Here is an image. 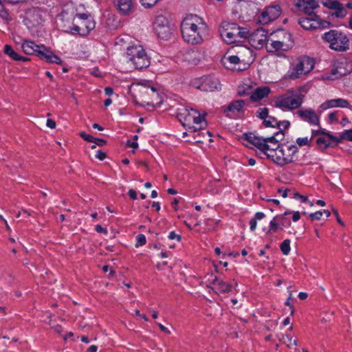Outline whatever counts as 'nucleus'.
Returning a JSON list of instances; mask_svg holds the SVG:
<instances>
[{
  "label": "nucleus",
  "mask_w": 352,
  "mask_h": 352,
  "mask_svg": "<svg viewBox=\"0 0 352 352\" xmlns=\"http://www.w3.org/2000/svg\"><path fill=\"white\" fill-rule=\"evenodd\" d=\"M207 25L196 14L187 15L181 23L182 38L188 43L198 45L203 42Z\"/></svg>",
  "instance_id": "1"
},
{
  "label": "nucleus",
  "mask_w": 352,
  "mask_h": 352,
  "mask_svg": "<svg viewBox=\"0 0 352 352\" xmlns=\"http://www.w3.org/2000/svg\"><path fill=\"white\" fill-rule=\"evenodd\" d=\"M22 50L26 54H35L41 60H45L48 63H56L62 65L63 62L59 56L54 54L49 48L44 45H36L33 41H25L22 45Z\"/></svg>",
  "instance_id": "2"
},
{
  "label": "nucleus",
  "mask_w": 352,
  "mask_h": 352,
  "mask_svg": "<svg viewBox=\"0 0 352 352\" xmlns=\"http://www.w3.org/2000/svg\"><path fill=\"white\" fill-rule=\"evenodd\" d=\"M220 34L227 43L231 44L245 41L249 35V31L236 23L223 22L220 28Z\"/></svg>",
  "instance_id": "3"
},
{
  "label": "nucleus",
  "mask_w": 352,
  "mask_h": 352,
  "mask_svg": "<svg viewBox=\"0 0 352 352\" xmlns=\"http://www.w3.org/2000/svg\"><path fill=\"white\" fill-rule=\"evenodd\" d=\"M135 91V98L142 104L151 107L160 106L162 102L159 92L153 86L142 85L137 87Z\"/></svg>",
  "instance_id": "4"
},
{
  "label": "nucleus",
  "mask_w": 352,
  "mask_h": 352,
  "mask_svg": "<svg viewBox=\"0 0 352 352\" xmlns=\"http://www.w3.org/2000/svg\"><path fill=\"white\" fill-rule=\"evenodd\" d=\"M126 50V57L135 69H142L150 65V58L141 45L129 46Z\"/></svg>",
  "instance_id": "5"
},
{
  "label": "nucleus",
  "mask_w": 352,
  "mask_h": 352,
  "mask_svg": "<svg viewBox=\"0 0 352 352\" xmlns=\"http://www.w3.org/2000/svg\"><path fill=\"white\" fill-rule=\"evenodd\" d=\"M298 148L296 145L281 144L275 151L274 155L267 154V157H272V160L277 164L283 166L293 163Z\"/></svg>",
  "instance_id": "6"
},
{
  "label": "nucleus",
  "mask_w": 352,
  "mask_h": 352,
  "mask_svg": "<svg viewBox=\"0 0 352 352\" xmlns=\"http://www.w3.org/2000/svg\"><path fill=\"white\" fill-rule=\"evenodd\" d=\"M305 95L298 94L293 90H288L280 95L274 102L276 107L292 111L299 108L303 102Z\"/></svg>",
  "instance_id": "7"
},
{
  "label": "nucleus",
  "mask_w": 352,
  "mask_h": 352,
  "mask_svg": "<svg viewBox=\"0 0 352 352\" xmlns=\"http://www.w3.org/2000/svg\"><path fill=\"white\" fill-rule=\"evenodd\" d=\"M322 38L329 43L331 49L337 52H346L349 49V39L342 32L331 30L322 36Z\"/></svg>",
  "instance_id": "8"
},
{
  "label": "nucleus",
  "mask_w": 352,
  "mask_h": 352,
  "mask_svg": "<svg viewBox=\"0 0 352 352\" xmlns=\"http://www.w3.org/2000/svg\"><path fill=\"white\" fill-rule=\"evenodd\" d=\"M314 65L313 58L307 56L299 57L297 63L289 74V78L294 80L309 74L314 69Z\"/></svg>",
  "instance_id": "9"
},
{
  "label": "nucleus",
  "mask_w": 352,
  "mask_h": 352,
  "mask_svg": "<svg viewBox=\"0 0 352 352\" xmlns=\"http://www.w3.org/2000/svg\"><path fill=\"white\" fill-rule=\"evenodd\" d=\"M245 104V102L244 100H233L228 105L223 106L221 111L226 117L235 119L244 114Z\"/></svg>",
  "instance_id": "10"
},
{
  "label": "nucleus",
  "mask_w": 352,
  "mask_h": 352,
  "mask_svg": "<svg viewBox=\"0 0 352 352\" xmlns=\"http://www.w3.org/2000/svg\"><path fill=\"white\" fill-rule=\"evenodd\" d=\"M155 32L157 36L166 40L172 34L168 20L163 15H158L153 23Z\"/></svg>",
  "instance_id": "11"
},
{
  "label": "nucleus",
  "mask_w": 352,
  "mask_h": 352,
  "mask_svg": "<svg viewBox=\"0 0 352 352\" xmlns=\"http://www.w3.org/2000/svg\"><path fill=\"white\" fill-rule=\"evenodd\" d=\"M95 28L93 20L73 19V25L70 28V32L73 34L86 36Z\"/></svg>",
  "instance_id": "12"
},
{
  "label": "nucleus",
  "mask_w": 352,
  "mask_h": 352,
  "mask_svg": "<svg viewBox=\"0 0 352 352\" xmlns=\"http://www.w3.org/2000/svg\"><path fill=\"white\" fill-rule=\"evenodd\" d=\"M281 13V9L279 6H271L260 14L258 21L261 24H267L270 22L276 19Z\"/></svg>",
  "instance_id": "13"
},
{
  "label": "nucleus",
  "mask_w": 352,
  "mask_h": 352,
  "mask_svg": "<svg viewBox=\"0 0 352 352\" xmlns=\"http://www.w3.org/2000/svg\"><path fill=\"white\" fill-rule=\"evenodd\" d=\"M239 51L237 52L238 55H232L230 56L227 58V61L235 66L236 65L239 64L241 62V59H242L243 61L246 60L248 59H251L252 58V50L248 47L245 46H239L238 47Z\"/></svg>",
  "instance_id": "14"
},
{
  "label": "nucleus",
  "mask_w": 352,
  "mask_h": 352,
  "mask_svg": "<svg viewBox=\"0 0 352 352\" xmlns=\"http://www.w3.org/2000/svg\"><path fill=\"white\" fill-rule=\"evenodd\" d=\"M285 36L288 38V41H272L270 43H267L266 47L271 52L287 50L293 45V41L291 40V34L285 32Z\"/></svg>",
  "instance_id": "15"
},
{
  "label": "nucleus",
  "mask_w": 352,
  "mask_h": 352,
  "mask_svg": "<svg viewBox=\"0 0 352 352\" xmlns=\"http://www.w3.org/2000/svg\"><path fill=\"white\" fill-rule=\"evenodd\" d=\"M25 21L29 28H34L40 25L43 22L41 11L35 8L30 9L26 12Z\"/></svg>",
  "instance_id": "16"
},
{
  "label": "nucleus",
  "mask_w": 352,
  "mask_h": 352,
  "mask_svg": "<svg viewBox=\"0 0 352 352\" xmlns=\"http://www.w3.org/2000/svg\"><path fill=\"white\" fill-rule=\"evenodd\" d=\"M243 137L244 140H247L249 143L256 146L265 154H267L269 146L263 142V138L257 137L252 133H244Z\"/></svg>",
  "instance_id": "17"
},
{
  "label": "nucleus",
  "mask_w": 352,
  "mask_h": 352,
  "mask_svg": "<svg viewBox=\"0 0 352 352\" xmlns=\"http://www.w3.org/2000/svg\"><path fill=\"white\" fill-rule=\"evenodd\" d=\"M219 82L214 76H207L201 78L200 85L197 88L203 91H213L218 88Z\"/></svg>",
  "instance_id": "18"
},
{
  "label": "nucleus",
  "mask_w": 352,
  "mask_h": 352,
  "mask_svg": "<svg viewBox=\"0 0 352 352\" xmlns=\"http://www.w3.org/2000/svg\"><path fill=\"white\" fill-rule=\"evenodd\" d=\"M295 6L299 10L303 11L307 16H310L311 14H316L314 10L319 7L316 0H298L295 3Z\"/></svg>",
  "instance_id": "19"
},
{
  "label": "nucleus",
  "mask_w": 352,
  "mask_h": 352,
  "mask_svg": "<svg viewBox=\"0 0 352 352\" xmlns=\"http://www.w3.org/2000/svg\"><path fill=\"white\" fill-rule=\"evenodd\" d=\"M296 114L301 119L306 122H308L309 124L312 125L318 126L320 124L319 116L316 113V112L313 109H300L296 112Z\"/></svg>",
  "instance_id": "20"
},
{
  "label": "nucleus",
  "mask_w": 352,
  "mask_h": 352,
  "mask_svg": "<svg viewBox=\"0 0 352 352\" xmlns=\"http://www.w3.org/2000/svg\"><path fill=\"white\" fill-rule=\"evenodd\" d=\"M211 283L214 285L213 287H210L208 285L207 287L213 290L214 293L217 294L220 293H228L232 290V285L223 281L221 279H219L217 276H215Z\"/></svg>",
  "instance_id": "21"
},
{
  "label": "nucleus",
  "mask_w": 352,
  "mask_h": 352,
  "mask_svg": "<svg viewBox=\"0 0 352 352\" xmlns=\"http://www.w3.org/2000/svg\"><path fill=\"white\" fill-rule=\"evenodd\" d=\"M298 24L306 30H316L318 28L317 22V14H311L307 17H302L298 19Z\"/></svg>",
  "instance_id": "22"
},
{
  "label": "nucleus",
  "mask_w": 352,
  "mask_h": 352,
  "mask_svg": "<svg viewBox=\"0 0 352 352\" xmlns=\"http://www.w3.org/2000/svg\"><path fill=\"white\" fill-rule=\"evenodd\" d=\"M135 0H118V9L121 14L129 15L133 13Z\"/></svg>",
  "instance_id": "23"
},
{
  "label": "nucleus",
  "mask_w": 352,
  "mask_h": 352,
  "mask_svg": "<svg viewBox=\"0 0 352 352\" xmlns=\"http://www.w3.org/2000/svg\"><path fill=\"white\" fill-rule=\"evenodd\" d=\"M270 93L269 87H257L253 93L251 94L250 100L252 102H258L264 98L268 96Z\"/></svg>",
  "instance_id": "24"
},
{
  "label": "nucleus",
  "mask_w": 352,
  "mask_h": 352,
  "mask_svg": "<svg viewBox=\"0 0 352 352\" xmlns=\"http://www.w3.org/2000/svg\"><path fill=\"white\" fill-rule=\"evenodd\" d=\"M201 57V54L199 51L191 50L185 54L184 60L189 64L196 65L200 62Z\"/></svg>",
  "instance_id": "25"
},
{
  "label": "nucleus",
  "mask_w": 352,
  "mask_h": 352,
  "mask_svg": "<svg viewBox=\"0 0 352 352\" xmlns=\"http://www.w3.org/2000/svg\"><path fill=\"white\" fill-rule=\"evenodd\" d=\"M327 107L329 108L332 107H342V108H349L350 104L348 100L343 98H338L330 100L327 102Z\"/></svg>",
  "instance_id": "26"
},
{
  "label": "nucleus",
  "mask_w": 352,
  "mask_h": 352,
  "mask_svg": "<svg viewBox=\"0 0 352 352\" xmlns=\"http://www.w3.org/2000/svg\"><path fill=\"white\" fill-rule=\"evenodd\" d=\"M276 136L274 135V136H272V137H270V138H263V142L265 144H267V146H269L268 151H275L281 145V144H279L278 140H276Z\"/></svg>",
  "instance_id": "27"
},
{
  "label": "nucleus",
  "mask_w": 352,
  "mask_h": 352,
  "mask_svg": "<svg viewBox=\"0 0 352 352\" xmlns=\"http://www.w3.org/2000/svg\"><path fill=\"white\" fill-rule=\"evenodd\" d=\"M193 109H191L190 111H188V109H185V112L183 113H180V121L182 122V119H184V122H182L184 126L189 125L192 121V118L194 117L192 113Z\"/></svg>",
  "instance_id": "28"
},
{
  "label": "nucleus",
  "mask_w": 352,
  "mask_h": 352,
  "mask_svg": "<svg viewBox=\"0 0 352 352\" xmlns=\"http://www.w3.org/2000/svg\"><path fill=\"white\" fill-rule=\"evenodd\" d=\"M330 141H332L331 139H329L327 137H318L316 139V143L318 148L323 151L330 146Z\"/></svg>",
  "instance_id": "29"
},
{
  "label": "nucleus",
  "mask_w": 352,
  "mask_h": 352,
  "mask_svg": "<svg viewBox=\"0 0 352 352\" xmlns=\"http://www.w3.org/2000/svg\"><path fill=\"white\" fill-rule=\"evenodd\" d=\"M289 126L290 122L287 120L278 122L277 127L279 129V131L275 133V135L278 136V138L282 139L284 136V131L288 129Z\"/></svg>",
  "instance_id": "30"
},
{
  "label": "nucleus",
  "mask_w": 352,
  "mask_h": 352,
  "mask_svg": "<svg viewBox=\"0 0 352 352\" xmlns=\"http://www.w3.org/2000/svg\"><path fill=\"white\" fill-rule=\"evenodd\" d=\"M344 140L352 142V129L344 130L343 132H342L339 137H336L335 142L336 143H340Z\"/></svg>",
  "instance_id": "31"
},
{
  "label": "nucleus",
  "mask_w": 352,
  "mask_h": 352,
  "mask_svg": "<svg viewBox=\"0 0 352 352\" xmlns=\"http://www.w3.org/2000/svg\"><path fill=\"white\" fill-rule=\"evenodd\" d=\"M265 217V214L261 212H256L254 217L250 221V228L251 231L255 230L256 228V221L263 219Z\"/></svg>",
  "instance_id": "32"
},
{
  "label": "nucleus",
  "mask_w": 352,
  "mask_h": 352,
  "mask_svg": "<svg viewBox=\"0 0 352 352\" xmlns=\"http://www.w3.org/2000/svg\"><path fill=\"white\" fill-rule=\"evenodd\" d=\"M4 53L6 55L9 56L14 60H16V59H19L18 54L13 50L11 45H5Z\"/></svg>",
  "instance_id": "33"
},
{
  "label": "nucleus",
  "mask_w": 352,
  "mask_h": 352,
  "mask_svg": "<svg viewBox=\"0 0 352 352\" xmlns=\"http://www.w3.org/2000/svg\"><path fill=\"white\" fill-rule=\"evenodd\" d=\"M278 229H282L281 226L279 225L278 221H277L276 217H274L273 219L270 222V227L267 231V234L276 232Z\"/></svg>",
  "instance_id": "34"
},
{
  "label": "nucleus",
  "mask_w": 352,
  "mask_h": 352,
  "mask_svg": "<svg viewBox=\"0 0 352 352\" xmlns=\"http://www.w3.org/2000/svg\"><path fill=\"white\" fill-rule=\"evenodd\" d=\"M251 87L249 86L241 85L238 87L237 95L239 96H245L251 94Z\"/></svg>",
  "instance_id": "35"
},
{
  "label": "nucleus",
  "mask_w": 352,
  "mask_h": 352,
  "mask_svg": "<svg viewBox=\"0 0 352 352\" xmlns=\"http://www.w3.org/2000/svg\"><path fill=\"white\" fill-rule=\"evenodd\" d=\"M280 248L284 255H287L290 251V240L285 239L280 244Z\"/></svg>",
  "instance_id": "36"
},
{
  "label": "nucleus",
  "mask_w": 352,
  "mask_h": 352,
  "mask_svg": "<svg viewBox=\"0 0 352 352\" xmlns=\"http://www.w3.org/2000/svg\"><path fill=\"white\" fill-rule=\"evenodd\" d=\"M267 118L268 119H265L263 121V124L266 127H276V126L277 127V124L278 123V122L277 121L276 118L272 117V116H268Z\"/></svg>",
  "instance_id": "37"
},
{
  "label": "nucleus",
  "mask_w": 352,
  "mask_h": 352,
  "mask_svg": "<svg viewBox=\"0 0 352 352\" xmlns=\"http://www.w3.org/2000/svg\"><path fill=\"white\" fill-rule=\"evenodd\" d=\"M275 217L277 221H278L279 225L281 226L282 229L283 228V227L286 226L291 225L289 219L286 218L285 217H283V215H276Z\"/></svg>",
  "instance_id": "38"
},
{
  "label": "nucleus",
  "mask_w": 352,
  "mask_h": 352,
  "mask_svg": "<svg viewBox=\"0 0 352 352\" xmlns=\"http://www.w3.org/2000/svg\"><path fill=\"white\" fill-rule=\"evenodd\" d=\"M192 113H194V114H193L194 117L192 118V122L195 123V124H200L203 121H205L204 116H205L206 114H204V115L201 116L196 110H192Z\"/></svg>",
  "instance_id": "39"
},
{
  "label": "nucleus",
  "mask_w": 352,
  "mask_h": 352,
  "mask_svg": "<svg viewBox=\"0 0 352 352\" xmlns=\"http://www.w3.org/2000/svg\"><path fill=\"white\" fill-rule=\"evenodd\" d=\"M346 14V10L343 7L342 4L340 3V6L335 10L332 15H335L338 18H343Z\"/></svg>",
  "instance_id": "40"
},
{
  "label": "nucleus",
  "mask_w": 352,
  "mask_h": 352,
  "mask_svg": "<svg viewBox=\"0 0 352 352\" xmlns=\"http://www.w3.org/2000/svg\"><path fill=\"white\" fill-rule=\"evenodd\" d=\"M324 6L330 9L336 10L338 8V6H340V3L338 1L327 0L326 2L324 3Z\"/></svg>",
  "instance_id": "41"
},
{
  "label": "nucleus",
  "mask_w": 352,
  "mask_h": 352,
  "mask_svg": "<svg viewBox=\"0 0 352 352\" xmlns=\"http://www.w3.org/2000/svg\"><path fill=\"white\" fill-rule=\"evenodd\" d=\"M312 142V138L309 139L308 138H299L296 140V143L299 146H302L305 145L311 146V143Z\"/></svg>",
  "instance_id": "42"
},
{
  "label": "nucleus",
  "mask_w": 352,
  "mask_h": 352,
  "mask_svg": "<svg viewBox=\"0 0 352 352\" xmlns=\"http://www.w3.org/2000/svg\"><path fill=\"white\" fill-rule=\"evenodd\" d=\"M258 116L259 117V118H261V120H263V121L267 119L269 116V109L267 108V107H264V108H260L258 110Z\"/></svg>",
  "instance_id": "43"
},
{
  "label": "nucleus",
  "mask_w": 352,
  "mask_h": 352,
  "mask_svg": "<svg viewBox=\"0 0 352 352\" xmlns=\"http://www.w3.org/2000/svg\"><path fill=\"white\" fill-rule=\"evenodd\" d=\"M317 22L318 23V28H327L331 26V23L327 21L322 20L319 18V16L317 15Z\"/></svg>",
  "instance_id": "44"
},
{
  "label": "nucleus",
  "mask_w": 352,
  "mask_h": 352,
  "mask_svg": "<svg viewBox=\"0 0 352 352\" xmlns=\"http://www.w3.org/2000/svg\"><path fill=\"white\" fill-rule=\"evenodd\" d=\"M146 242V237L142 234H139L137 236V243L136 246H142L144 245Z\"/></svg>",
  "instance_id": "45"
},
{
  "label": "nucleus",
  "mask_w": 352,
  "mask_h": 352,
  "mask_svg": "<svg viewBox=\"0 0 352 352\" xmlns=\"http://www.w3.org/2000/svg\"><path fill=\"white\" fill-rule=\"evenodd\" d=\"M79 135L83 138L85 141L89 142H94L95 138L92 135L87 134L85 132L82 131L79 133Z\"/></svg>",
  "instance_id": "46"
},
{
  "label": "nucleus",
  "mask_w": 352,
  "mask_h": 352,
  "mask_svg": "<svg viewBox=\"0 0 352 352\" xmlns=\"http://www.w3.org/2000/svg\"><path fill=\"white\" fill-rule=\"evenodd\" d=\"M206 224L208 230H212L217 226V222L212 219H208L206 221Z\"/></svg>",
  "instance_id": "47"
},
{
  "label": "nucleus",
  "mask_w": 352,
  "mask_h": 352,
  "mask_svg": "<svg viewBox=\"0 0 352 352\" xmlns=\"http://www.w3.org/2000/svg\"><path fill=\"white\" fill-rule=\"evenodd\" d=\"M322 216V212L320 210L309 214V218L311 221L320 220L321 219Z\"/></svg>",
  "instance_id": "48"
},
{
  "label": "nucleus",
  "mask_w": 352,
  "mask_h": 352,
  "mask_svg": "<svg viewBox=\"0 0 352 352\" xmlns=\"http://www.w3.org/2000/svg\"><path fill=\"white\" fill-rule=\"evenodd\" d=\"M49 325L56 333L60 334L63 332V327L60 324L54 325L51 321H49Z\"/></svg>",
  "instance_id": "49"
},
{
  "label": "nucleus",
  "mask_w": 352,
  "mask_h": 352,
  "mask_svg": "<svg viewBox=\"0 0 352 352\" xmlns=\"http://www.w3.org/2000/svg\"><path fill=\"white\" fill-rule=\"evenodd\" d=\"M74 19H78V20H92L89 15L82 13V14H77Z\"/></svg>",
  "instance_id": "50"
},
{
  "label": "nucleus",
  "mask_w": 352,
  "mask_h": 352,
  "mask_svg": "<svg viewBox=\"0 0 352 352\" xmlns=\"http://www.w3.org/2000/svg\"><path fill=\"white\" fill-rule=\"evenodd\" d=\"M320 131V135H323L322 137H327L329 139H331L332 141H334L336 140V137L333 135L332 134L329 133V132H326L324 130H319Z\"/></svg>",
  "instance_id": "51"
},
{
  "label": "nucleus",
  "mask_w": 352,
  "mask_h": 352,
  "mask_svg": "<svg viewBox=\"0 0 352 352\" xmlns=\"http://www.w3.org/2000/svg\"><path fill=\"white\" fill-rule=\"evenodd\" d=\"M286 338H287L288 340V342H289V344H287V346L289 348L291 347V345H294V346H297L298 345V341L296 339H293L290 335L289 334H286Z\"/></svg>",
  "instance_id": "52"
},
{
  "label": "nucleus",
  "mask_w": 352,
  "mask_h": 352,
  "mask_svg": "<svg viewBox=\"0 0 352 352\" xmlns=\"http://www.w3.org/2000/svg\"><path fill=\"white\" fill-rule=\"evenodd\" d=\"M291 300H292V294H289V296L287 299V300L285 302V305L289 307V308L291 309L290 314L292 316L294 314V307L293 305L291 303Z\"/></svg>",
  "instance_id": "53"
},
{
  "label": "nucleus",
  "mask_w": 352,
  "mask_h": 352,
  "mask_svg": "<svg viewBox=\"0 0 352 352\" xmlns=\"http://www.w3.org/2000/svg\"><path fill=\"white\" fill-rule=\"evenodd\" d=\"M125 37L124 36H118L116 40V45H118L120 47H122L124 43H125Z\"/></svg>",
  "instance_id": "54"
},
{
  "label": "nucleus",
  "mask_w": 352,
  "mask_h": 352,
  "mask_svg": "<svg viewBox=\"0 0 352 352\" xmlns=\"http://www.w3.org/2000/svg\"><path fill=\"white\" fill-rule=\"evenodd\" d=\"M332 211H333V214L336 216L337 222L342 226H344V224L339 216L338 211L336 209H335L334 208H332Z\"/></svg>",
  "instance_id": "55"
},
{
  "label": "nucleus",
  "mask_w": 352,
  "mask_h": 352,
  "mask_svg": "<svg viewBox=\"0 0 352 352\" xmlns=\"http://www.w3.org/2000/svg\"><path fill=\"white\" fill-rule=\"evenodd\" d=\"M96 157L100 160H104L107 157V155L104 152L101 150L98 151Z\"/></svg>",
  "instance_id": "56"
},
{
  "label": "nucleus",
  "mask_w": 352,
  "mask_h": 352,
  "mask_svg": "<svg viewBox=\"0 0 352 352\" xmlns=\"http://www.w3.org/2000/svg\"><path fill=\"white\" fill-rule=\"evenodd\" d=\"M168 238L170 239H177L178 241H180L182 239L181 235L177 234L175 232L172 231L169 233Z\"/></svg>",
  "instance_id": "57"
},
{
  "label": "nucleus",
  "mask_w": 352,
  "mask_h": 352,
  "mask_svg": "<svg viewBox=\"0 0 352 352\" xmlns=\"http://www.w3.org/2000/svg\"><path fill=\"white\" fill-rule=\"evenodd\" d=\"M94 142H95L96 144L99 146H102L107 144V141L105 140L96 138H95Z\"/></svg>",
  "instance_id": "58"
},
{
  "label": "nucleus",
  "mask_w": 352,
  "mask_h": 352,
  "mask_svg": "<svg viewBox=\"0 0 352 352\" xmlns=\"http://www.w3.org/2000/svg\"><path fill=\"white\" fill-rule=\"evenodd\" d=\"M95 230L98 233H103L104 234H107V230L104 228H102L100 225H96Z\"/></svg>",
  "instance_id": "59"
},
{
  "label": "nucleus",
  "mask_w": 352,
  "mask_h": 352,
  "mask_svg": "<svg viewBox=\"0 0 352 352\" xmlns=\"http://www.w3.org/2000/svg\"><path fill=\"white\" fill-rule=\"evenodd\" d=\"M128 194L130 198L132 199L133 200H135L138 199L137 192L135 190L130 189L128 192Z\"/></svg>",
  "instance_id": "60"
},
{
  "label": "nucleus",
  "mask_w": 352,
  "mask_h": 352,
  "mask_svg": "<svg viewBox=\"0 0 352 352\" xmlns=\"http://www.w3.org/2000/svg\"><path fill=\"white\" fill-rule=\"evenodd\" d=\"M46 124L50 129H55L56 125V122L52 119H48Z\"/></svg>",
  "instance_id": "61"
},
{
  "label": "nucleus",
  "mask_w": 352,
  "mask_h": 352,
  "mask_svg": "<svg viewBox=\"0 0 352 352\" xmlns=\"http://www.w3.org/2000/svg\"><path fill=\"white\" fill-rule=\"evenodd\" d=\"M329 119L331 122H338L337 115L336 112H333L329 113Z\"/></svg>",
  "instance_id": "62"
},
{
  "label": "nucleus",
  "mask_w": 352,
  "mask_h": 352,
  "mask_svg": "<svg viewBox=\"0 0 352 352\" xmlns=\"http://www.w3.org/2000/svg\"><path fill=\"white\" fill-rule=\"evenodd\" d=\"M126 145L129 147L134 148V149H136L138 148V144L137 143V142H131L130 140H128L126 142Z\"/></svg>",
  "instance_id": "63"
},
{
  "label": "nucleus",
  "mask_w": 352,
  "mask_h": 352,
  "mask_svg": "<svg viewBox=\"0 0 352 352\" xmlns=\"http://www.w3.org/2000/svg\"><path fill=\"white\" fill-rule=\"evenodd\" d=\"M331 74L333 76L338 74L339 76H342L344 75L345 73H343V72L339 71L338 68H334L331 71Z\"/></svg>",
  "instance_id": "64"
}]
</instances>
